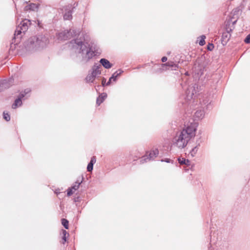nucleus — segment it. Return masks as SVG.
<instances>
[{
	"instance_id": "obj_1",
	"label": "nucleus",
	"mask_w": 250,
	"mask_h": 250,
	"mask_svg": "<svg viewBox=\"0 0 250 250\" xmlns=\"http://www.w3.org/2000/svg\"><path fill=\"white\" fill-rule=\"evenodd\" d=\"M68 46L72 53L77 54V57L81 58L85 62L88 61L95 55L90 44L84 42L81 39L72 40L69 42Z\"/></svg>"
},
{
	"instance_id": "obj_2",
	"label": "nucleus",
	"mask_w": 250,
	"mask_h": 250,
	"mask_svg": "<svg viewBox=\"0 0 250 250\" xmlns=\"http://www.w3.org/2000/svg\"><path fill=\"white\" fill-rule=\"evenodd\" d=\"M197 126L196 123H192L186 128L177 132L173 139V146L179 149L185 148L189 140L195 136Z\"/></svg>"
},
{
	"instance_id": "obj_3",
	"label": "nucleus",
	"mask_w": 250,
	"mask_h": 250,
	"mask_svg": "<svg viewBox=\"0 0 250 250\" xmlns=\"http://www.w3.org/2000/svg\"><path fill=\"white\" fill-rule=\"evenodd\" d=\"M201 90V86L198 84H194L192 86L188 88L186 91V99L189 101L194 99L197 95H199V100L202 106H207L209 104V99L207 94L200 95L198 93Z\"/></svg>"
},
{
	"instance_id": "obj_4",
	"label": "nucleus",
	"mask_w": 250,
	"mask_h": 250,
	"mask_svg": "<svg viewBox=\"0 0 250 250\" xmlns=\"http://www.w3.org/2000/svg\"><path fill=\"white\" fill-rule=\"evenodd\" d=\"M48 38L44 35L31 37L29 40V48L35 50H40L46 47L49 44Z\"/></svg>"
},
{
	"instance_id": "obj_5",
	"label": "nucleus",
	"mask_w": 250,
	"mask_h": 250,
	"mask_svg": "<svg viewBox=\"0 0 250 250\" xmlns=\"http://www.w3.org/2000/svg\"><path fill=\"white\" fill-rule=\"evenodd\" d=\"M30 24V21L27 19L22 20L20 24L17 27L14 34V37L19 38L22 33H24Z\"/></svg>"
},
{
	"instance_id": "obj_6",
	"label": "nucleus",
	"mask_w": 250,
	"mask_h": 250,
	"mask_svg": "<svg viewBox=\"0 0 250 250\" xmlns=\"http://www.w3.org/2000/svg\"><path fill=\"white\" fill-rule=\"evenodd\" d=\"M102 66L101 65H95L92 67V71L90 73H89L86 77L85 80L87 83H93L96 77L101 73Z\"/></svg>"
},
{
	"instance_id": "obj_7",
	"label": "nucleus",
	"mask_w": 250,
	"mask_h": 250,
	"mask_svg": "<svg viewBox=\"0 0 250 250\" xmlns=\"http://www.w3.org/2000/svg\"><path fill=\"white\" fill-rule=\"evenodd\" d=\"M78 32L74 30L70 29L68 30H64L57 34V36L58 40L64 41L70 38L73 36H76Z\"/></svg>"
},
{
	"instance_id": "obj_8",
	"label": "nucleus",
	"mask_w": 250,
	"mask_h": 250,
	"mask_svg": "<svg viewBox=\"0 0 250 250\" xmlns=\"http://www.w3.org/2000/svg\"><path fill=\"white\" fill-rule=\"evenodd\" d=\"M159 154V150L155 148L151 151L149 154V156H144L141 158L140 163L143 164L147 162V160H153Z\"/></svg>"
},
{
	"instance_id": "obj_9",
	"label": "nucleus",
	"mask_w": 250,
	"mask_h": 250,
	"mask_svg": "<svg viewBox=\"0 0 250 250\" xmlns=\"http://www.w3.org/2000/svg\"><path fill=\"white\" fill-rule=\"evenodd\" d=\"M192 71L195 73V75H197V77H199L203 74L204 69L202 66L195 64L192 68Z\"/></svg>"
},
{
	"instance_id": "obj_10",
	"label": "nucleus",
	"mask_w": 250,
	"mask_h": 250,
	"mask_svg": "<svg viewBox=\"0 0 250 250\" xmlns=\"http://www.w3.org/2000/svg\"><path fill=\"white\" fill-rule=\"evenodd\" d=\"M68 9H65V12L63 15V19L65 20H69L72 19L71 5H68Z\"/></svg>"
},
{
	"instance_id": "obj_11",
	"label": "nucleus",
	"mask_w": 250,
	"mask_h": 250,
	"mask_svg": "<svg viewBox=\"0 0 250 250\" xmlns=\"http://www.w3.org/2000/svg\"><path fill=\"white\" fill-rule=\"evenodd\" d=\"M11 81L3 80L0 81V91L2 90L3 89L9 87L10 84L9 82Z\"/></svg>"
},
{
	"instance_id": "obj_12",
	"label": "nucleus",
	"mask_w": 250,
	"mask_h": 250,
	"mask_svg": "<svg viewBox=\"0 0 250 250\" xmlns=\"http://www.w3.org/2000/svg\"><path fill=\"white\" fill-rule=\"evenodd\" d=\"M100 62L102 65L106 69H109L112 66V64L105 59H101Z\"/></svg>"
},
{
	"instance_id": "obj_13",
	"label": "nucleus",
	"mask_w": 250,
	"mask_h": 250,
	"mask_svg": "<svg viewBox=\"0 0 250 250\" xmlns=\"http://www.w3.org/2000/svg\"><path fill=\"white\" fill-rule=\"evenodd\" d=\"M205 116V111L204 110H198L194 115L195 118L197 120L202 119Z\"/></svg>"
},
{
	"instance_id": "obj_14",
	"label": "nucleus",
	"mask_w": 250,
	"mask_h": 250,
	"mask_svg": "<svg viewBox=\"0 0 250 250\" xmlns=\"http://www.w3.org/2000/svg\"><path fill=\"white\" fill-rule=\"evenodd\" d=\"M123 72V71L121 69H119L114 72L112 76L110 77V80H113V81L115 82L116 81L117 78L121 75V74Z\"/></svg>"
},
{
	"instance_id": "obj_15",
	"label": "nucleus",
	"mask_w": 250,
	"mask_h": 250,
	"mask_svg": "<svg viewBox=\"0 0 250 250\" xmlns=\"http://www.w3.org/2000/svg\"><path fill=\"white\" fill-rule=\"evenodd\" d=\"M107 95L106 94L103 93L101 94L98 98L97 99L96 103L97 104L99 105L101 103L103 102V101L104 100V99L106 98Z\"/></svg>"
},
{
	"instance_id": "obj_16",
	"label": "nucleus",
	"mask_w": 250,
	"mask_h": 250,
	"mask_svg": "<svg viewBox=\"0 0 250 250\" xmlns=\"http://www.w3.org/2000/svg\"><path fill=\"white\" fill-rule=\"evenodd\" d=\"M22 104V101L21 98H18L15 100L14 103L12 104V108L15 109Z\"/></svg>"
},
{
	"instance_id": "obj_17",
	"label": "nucleus",
	"mask_w": 250,
	"mask_h": 250,
	"mask_svg": "<svg viewBox=\"0 0 250 250\" xmlns=\"http://www.w3.org/2000/svg\"><path fill=\"white\" fill-rule=\"evenodd\" d=\"M30 92V90L29 89H25L24 91H22L21 92L19 96V98H21V99L22 100V99H23L24 97L26 98L28 96L26 95L28 94Z\"/></svg>"
},
{
	"instance_id": "obj_18",
	"label": "nucleus",
	"mask_w": 250,
	"mask_h": 250,
	"mask_svg": "<svg viewBox=\"0 0 250 250\" xmlns=\"http://www.w3.org/2000/svg\"><path fill=\"white\" fill-rule=\"evenodd\" d=\"M162 66H167L169 67H173L174 70H176V68H178V65L172 62H168L167 63L162 64Z\"/></svg>"
},
{
	"instance_id": "obj_19",
	"label": "nucleus",
	"mask_w": 250,
	"mask_h": 250,
	"mask_svg": "<svg viewBox=\"0 0 250 250\" xmlns=\"http://www.w3.org/2000/svg\"><path fill=\"white\" fill-rule=\"evenodd\" d=\"M178 161L179 163L181 165L185 164L187 166H189L190 165V161L184 158H179Z\"/></svg>"
},
{
	"instance_id": "obj_20",
	"label": "nucleus",
	"mask_w": 250,
	"mask_h": 250,
	"mask_svg": "<svg viewBox=\"0 0 250 250\" xmlns=\"http://www.w3.org/2000/svg\"><path fill=\"white\" fill-rule=\"evenodd\" d=\"M38 9V6L35 3H31L25 7L26 10H31L33 11H35Z\"/></svg>"
},
{
	"instance_id": "obj_21",
	"label": "nucleus",
	"mask_w": 250,
	"mask_h": 250,
	"mask_svg": "<svg viewBox=\"0 0 250 250\" xmlns=\"http://www.w3.org/2000/svg\"><path fill=\"white\" fill-rule=\"evenodd\" d=\"M82 181L83 179H82L81 181H80L78 179L71 188L74 190V191L77 190L79 188L80 184L82 183Z\"/></svg>"
},
{
	"instance_id": "obj_22",
	"label": "nucleus",
	"mask_w": 250,
	"mask_h": 250,
	"mask_svg": "<svg viewBox=\"0 0 250 250\" xmlns=\"http://www.w3.org/2000/svg\"><path fill=\"white\" fill-rule=\"evenodd\" d=\"M206 36L205 35H202L200 36V40L199 42V44L201 46H203L205 44V40Z\"/></svg>"
},
{
	"instance_id": "obj_23",
	"label": "nucleus",
	"mask_w": 250,
	"mask_h": 250,
	"mask_svg": "<svg viewBox=\"0 0 250 250\" xmlns=\"http://www.w3.org/2000/svg\"><path fill=\"white\" fill-rule=\"evenodd\" d=\"M198 150V148L197 146L193 148L192 149L190 152V154L191 155V156H194L195 154L197 153Z\"/></svg>"
},
{
	"instance_id": "obj_24",
	"label": "nucleus",
	"mask_w": 250,
	"mask_h": 250,
	"mask_svg": "<svg viewBox=\"0 0 250 250\" xmlns=\"http://www.w3.org/2000/svg\"><path fill=\"white\" fill-rule=\"evenodd\" d=\"M62 224L66 229H68V221L66 219H62Z\"/></svg>"
},
{
	"instance_id": "obj_25",
	"label": "nucleus",
	"mask_w": 250,
	"mask_h": 250,
	"mask_svg": "<svg viewBox=\"0 0 250 250\" xmlns=\"http://www.w3.org/2000/svg\"><path fill=\"white\" fill-rule=\"evenodd\" d=\"M62 234H63V236H62V240H63V242H62V243L64 244L65 242H66V235L67 234H68L67 232L65 230H62Z\"/></svg>"
},
{
	"instance_id": "obj_26",
	"label": "nucleus",
	"mask_w": 250,
	"mask_h": 250,
	"mask_svg": "<svg viewBox=\"0 0 250 250\" xmlns=\"http://www.w3.org/2000/svg\"><path fill=\"white\" fill-rule=\"evenodd\" d=\"M3 118L6 121H10V116L8 113L3 112Z\"/></svg>"
},
{
	"instance_id": "obj_27",
	"label": "nucleus",
	"mask_w": 250,
	"mask_h": 250,
	"mask_svg": "<svg viewBox=\"0 0 250 250\" xmlns=\"http://www.w3.org/2000/svg\"><path fill=\"white\" fill-rule=\"evenodd\" d=\"M93 165L92 163H89L87 167V170L89 172L93 170Z\"/></svg>"
},
{
	"instance_id": "obj_28",
	"label": "nucleus",
	"mask_w": 250,
	"mask_h": 250,
	"mask_svg": "<svg viewBox=\"0 0 250 250\" xmlns=\"http://www.w3.org/2000/svg\"><path fill=\"white\" fill-rule=\"evenodd\" d=\"M245 42L247 43H250V34L245 39Z\"/></svg>"
},
{
	"instance_id": "obj_29",
	"label": "nucleus",
	"mask_w": 250,
	"mask_h": 250,
	"mask_svg": "<svg viewBox=\"0 0 250 250\" xmlns=\"http://www.w3.org/2000/svg\"><path fill=\"white\" fill-rule=\"evenodd\" d=\"M96 157L95 156H93L91 158V160H90L89 163H92V164L94 165L96 163Z\"/></svg>"
},
{
	"instance_id": "obj_30",
	"label": "nucleus",
	"mask_w": 250,
	"mask_h": 250,
	"mask_svg": "<svg viewBox=\"0 0 250 250\" xmlns=\"http://www.w3.org/2000/svg\"><path fill=\"white\" fill-rule=\"evenodd\" d=\"M71 188L68 189L67 194L68 196H70L73 193L74 191Z\"/></svg>"
},
{
	"instance_id": "obj_31",
	"label": "nucleus",
	"mask_w": 250,
	"mask_h": 250,
	"mask_svg": "<svg viewBox=\"0 0 250 250\" xmlns=\"http://www.w3.org/2000/svg\"><path fill=\"white\" fill-rule=\"evenodd\" d=\"M214 47L213 44H209L208 46V49L209 50H212Z\"/></svg>"
},
{
	"instance_id": "obj_32",
	"label": "nucleus",
	"mask_w": 250,
	"mask_h": 250,
	"mask_svg": "<svg viewBox=\"0 0 250 250\" xmlns=\"http://www.w3.org/2000/svg\"><path fill=\"white\" fill-rule=\"evenodd\" d=\"M236 21H237V20H235L234 21H232L231 20L229 21H228V24H229V25L231 23L232 24V25H233L234 24H235Z\"/></svg>"
},
{
	"instance_id": "obj_33",
	"label": "nucleus",
	"mask_w": 250,
	"mask_h": 250,
	"mask_svg": "<svg viewBox=\"0 0 250 250\" xmlns=\"http://www.w3.org/2000/svg\"><path fill=\"white\" fill-rule=\"evenodd\" d=\"M105 82H106V79L104 78L102 81L103 86H104V85L105 84Z\"/></svg>"
},
{
	"instance_id": "obj_34",
	"label": "nucleus",
	"mask_w": 250,
	"mask_h": 250,
	"mask_svg": "<svg viewBox=\"0 0 250 250\" xmlns=\"http://www.w3.org/2000/svg\"><path fill=\"white\" fill-rule=\"evenodd\" d=\"M161 60H162V62H165L167 61V58L166 57H163L162 58Z\"/></svg>"
},
{
	"instance_id": "obj_35",
	"label": "nucleus",
	"mask_w": 250,
	"mask_h": 250,
	"mask_svg": "<svg viewBox=\"0 0 250 250\" xmlns=\"http://www.w3.org/2000/svg\"><path fill=\"white\" fill-rule=\"evenodd\" d=\"M112 81V80H110V78H109V80H108V82H107V83H106V85H109L110 84V83H111Z\"/></svg>"
},
{
	"instance_id": "obj_36",
	"label": "nucleus",
	"mask_w": 250,
	"mask_h": 250,
	"mask_svg": "<svg viewBox=\"0 0 250 250\" xmlns=\"http://www.w3.org/2000/svg\"><path fill=\"white\" fill-rule=\"evenodd\" d=\"M161 161L162 162H164L165 161V162H166L167 163H169L170 162V160L168 159H166L165 160H162Z\"/></svg>"
},
{
	"instance_id": "obj_37",
	"label": "nucleus",
	"mask_w": 250,
	"mask_h": 250,
	"mask_svg": "<svg viewBox=\"0 0 250 250\" xmlns=\"http://www.w3.org/2000/svg\"><path fill=\"white\" fill-rule=\"evenodd\" d=\"M56 193L57 194H58V191H57Z\"/></svg>"
},
{
	"instance_id": "obj_38",
	"label": "nucleus",
	"mask_w": 250,
	"mask_h": 250,
	"mask_svg": "<svg viewBox=\"0 0 250 250\" xmlns=\"http://www.w3.org/2000/svg\"><path fill=\"white\" fill-rule=\"evenodd\" d=\"M56 193L57 194H58V191H57Z\"/></svg>"
},
{
	"instance_id": "obj_39",
	"label": "nucleus",
	"mask_w": 250,
	"mask_h": 250,
	"mask_svg": "<svg viewBox=\"0 0 250 250\" xmlns=\"http://www.w3.org/2000/svg\"><path fill=\"white\" fill-rule=\"evenodd\" d=\"M227 30L228 31H229V29H228V27H227Z\"/></svg>"
}]
</instances>
